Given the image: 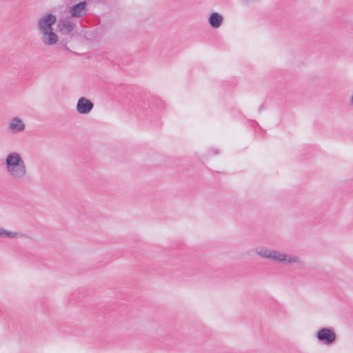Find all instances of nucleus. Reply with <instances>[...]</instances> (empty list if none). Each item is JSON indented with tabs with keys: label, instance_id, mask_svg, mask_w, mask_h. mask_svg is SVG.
<instances>
[{
	"label": "nucleus",
	"instance_id": "f257e3e1",
	"mask_svg": "<svg viewBox=\"0 0 353 353\" xmlns=\"http://www.w3.org/2000/svg\"><path fill=\"white\" fill-rule=\"evenodd\" d=\"M5 168L8 175L17 181L23 180L27 175V167L21 154L17 152L8 154L5 159Z\"/></svg>",
	"mask_w": 353,
	"mask_h": 353
},
{
	"label": "nucleus",
	"instance_id": "f03ea898",
	"mask_svg": "<svg viewBox=\"0 0 353 353\" xmlns=\"http://www.w3.org/2000/svg\"><path fill=\"white\" fill-rule=\"evenodd\" d=\"M271 259L285 265H303V261L298 256L274 250H273Z\"/></svg>",
	"mask_w": 353,
	"mask_h": 353
},
{
	"label": "nucleus",
	"instance_id": "7ed1b4c3",
	"mask_svg": "<svg viewBox=\"0 0 353 353\" xmlns=\"http://www.w3.org/2000/svg\"><path fill=\"white\" fill-rule=\"evenodd\" d=\"M316 338L323 345H330L336 341V334L332 330L324 327L317 332Z\"/></svg>",
	"mask_w": 353,
	"mask_h": 353
},
{
	"label": "nucleus",
	"instance_id": "20e7f679",
	"mask_svg": "<svg viewBox=\"0 0 353 353\" xmlns=\"http://www.w3.org/2000/svg\"><path fill=\"white\" fill-rule=\"evenodd\" d=\"M57 17L52 14L43 15L38 19L37 26L40 32L52 30V26L55 23Z\"/></svg>",
	"mask_w": 353,
	"mask_h": 353
},
{
	"label": "nucleus",
	"instance_id": "39448f33",
	"mask_svg": "<svg viewBox=\"0 0 353 353\" xmlns=\"http://www.w3.org/2000/svg\"><path fill=\"white\" fill-rule=\"evenodd\" d=\"M86 2H79L68 9V14L72 17L80 18L84 17L87 13Z\"/></svg>",
	"mask_w": 353,
	"mask_h": 353
},
{
	"label": "nucleus",
	"instance_id": "423d86ee",
	"mask_svg": "<svg viewBox=\"0 0 353 353\" xmlns=\"http://www.w3.org/2000/svg\"><path fill=\"white\" fill-rule=\"evenodd\" d=\"M94 108L93 103L85 97L79 99L77 103V111L81 114H89Z\"/></svg>",
	"mask_w": 353,
	"mask_h": 353
},
{
	"label": "nucleus",
	"instance_id": "0eeeda50",
	"mask_svg": "<svg viewBox=\"0 0 353 353\" xmlns=\"http://www.w3.org/2000/svg\"><path fill=\"white\" fill-rule=\"evenodd\" d=\"M40 34L41 40L44 46H52L57 43L59 41V37L53 30L41 32Z\"/></svg>",
	"mask_w": 353,
	"mask_h": 353
},
{
	"label": "nucleus",
	"instance_id": "6e6552de",
	"mask_svg": "<svg viewBox=\"0 0 353 353\" xmlns=\"http://www.w3.org/2000/svg\"><path fill=\"white\" fill-rule=\"evenodd\" d=\"M8 129L12 134L19 133L24 130L25 124L21 119L16 117L10 119L8 124Z\"/></svg>",
	"mask_w": 353,
	"mask_h": 353
},
{
	"label": "nucleus",
	"instance_id": "1a4fd4ad",
	"mask_svg": "<svg viewBox=\"0 0 353 353\" xmlns=\"http://www.w3.org/2000/svg\"><path fill=\"white\" fill-rule=\"evenodd\" d=\"M74 27V23L69 19H63L59 21V28L62 34H69Z\"/></svg>",
	"mask_w": 353,
	"mask_h": 353
},
{
	"label": "nucleus",
	"instance_id": "9d476101",
	"mask_svg": "<svg viewBox=\"0 0 353 353\" xmlns=\"http://www.w3.org/2000/svg\"><path fill=\"white\" fill-rule=\"evenodd\" d=\"M223 18L217 12H212L209 17V23L213 28H218L223 23Z\"/></svg>",
	"mask_w": 353,
	"mask_h": 353
},
{
	"label": "nucleus",
	"instance_id": "9b49d317",
	"mask_svg": "<svg viewBox=\"0 0 353 353\" xmlns=\"http://www.w3.org/2000/svg\"><path fill=\"white\" fill-rule=\"evenodd\" d=\"M273 250L267 248H259L256 250V252L261 256L271 259Z\"/></svg>",
	"mask_w": 353,
	"mask_h": 353
},
{
	"label": "nucleus",
	"instance_id": "f8f14e48",
	"mask_svg": "<svg viewBox=\"0 0 353 353\" xmlns=\"http://www.w3.org/2000/svg\"><path fill=\"white\" fill-rule=\"evenodd\" d=\"M21 234L14 232H10L4 230L3 228L0 227V237H8L10 239H14L21 236Z\"/></svg>",
	"mask_w": 353,
	"mask_h": 353
},
{
	"label": "nucleus",
	"instance_id": "ddd939ff",
	"mask_svg": "<svg viewBox=\"0 0 353 353\" xmlns=\"http://www.w3.org/2000/svg\"><path fill=\"white\" fill-rule=\"evenodd\" d=\"M58 50H59L70 51L69 48H68V46L65 43H59Z\"/></svg>",
	"mask_w": 353,
	"mask_h": 353
},
{
	"label": "nucleus",
	"instance_id": "4468645a",
	"mask_svg": "<svg viewBox=\"0 0 353 353\" xmlns=\"http://www.w3.org/2000/svg\"><path fill=\"white\" fill-rule=\"evenodd\" d=\"M350 103L353 105V94L352 95L350 98Z\"/></svg>",
	"mask_w": 353,
	"mask_h": 353
}]
</instances>
